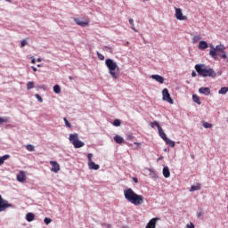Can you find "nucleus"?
<instances>
[{
    "instance_id": "obj_29",
    "label": "nucleus",
    "mask_w": 228,
    "mask_h": 228,
    "mask_svg": "<svg viewBox=\"0 0 228 228\" xmlns=\"http://www.w3.org/2000/svg\"><path fill=\"white\" fill-rule=\"evenodd\" d=\"M9 118L7 117H0V126L2 124H6L8 122Z\"/></svg>"
},
{
    "instance_id": "obj_46",
    "label": "nucleus",
    "mask_w": 228,
    "mask_h": 228,
    "mask_svg": "<svg viewBox=\"0 0 228 228\" xmlns=\"http://www.w3.org/2000/svg\"><path fill=\"white\" fill-rule=\"evenodd\" d=\"M133 181H134V183H138V178L133 177Z\"/></svg>"
},
{
    "instance_id": "obj_42",
    "label": "nucleus",
    "mask_w": 228,
    "mask_h": 228,
    "mask_svg": "<svg viewBox=\"0 0 228 228\" xmlns=\"http://www.w3.org/2000/svg\"><path fill=\"white\" fill-rule=\"evenodd\" d=\"M191 76H192V77H197V73L195 71H192Z\"/></svg>"
},
{
    "instance_id": "obj_31",
    "label": "nucleus",
    "mask_w": 228,
    "mask_h": 228,
    "mask_svg": "<svg viewBox=\"0 0 228 228\" xmlns=\"http://www.w3.org/2000/svg\"><path fill=\"white\" fill-rule=\"evenodd\" d=\"M203 127H205V129H211V127H213V125L211 123L205 122L203 123Z\"/></svg>"
},
{
    "instance_id": "obj_19",
    "label": "nucleus",
    "mask_w": 228,
    "mask_h": 228,
    "mask_svg": "<svg viewBox=\"0 0 228 228\" xmlns=\"http://www.w3.org/2000/svg\"><path fill=\"white\" fill-rule=\"evenodd\" d=\"M164 142H166L167 145H169V147H171L172 149L175 147V142L168 139V137L166 140H164Z\"/></svg>"
},
{
    "instance_id": "obj_34",
    "label": "nucleus",
    "mask_w": 228,
    "mask_h": 228,
    "mask_svg": "<svg viewBox=\"0 0 228 228\" xmlns=\"http://www.w3.org/2000/svg\"><path fill=\"white\" fill-rule=\"evenodd\" d=\"M199 40H200V36H194L193 38H192L193 44H197V42H199Z\"/></svg>"
},
{
    "instance_id": "obj_18",
    "label": "nucleus",
    "mask_w": 228,
    "mask_h": 228,
    "mask_svg": "<svg viewBox=\"0 0 228 228\" xmlns=\"http://www.w3.org/2000/svg\"><path fill=\"white\" fill-rule=\"evenodd\" d=\"M162 173L166 179H167V177H170V169L168 168V167H164Z\"/></svg>"
},
{
    "instance_id": "obj_7",
    "label": "nucleus",
    "mask_w": 228,
    "mask_h": 228,
    "mask_svg": "<svg viewBox=\"0 0 228 228\" xmlns=\"http://www.w3.org/2000/svg\"><path fill=\"white\" fill-rule=\"evenodd\" d=\"M8 208H13V205L8 202V200L3 199V196L0 195V213L6 211Z\"/></svg>"
},
{
    "instance_id": "obj_16",
    "label": "nucleus",
    "mask_w": 228,
    "mask_h": 228,
    "mask_svg": "<svg viewBox=\"0 0 228 228\" xmlns=\"http://www.w3.org/2000/svg\"><path fill=\"white\" fill-rule=\"evenodd\" d=\"M208 47H209V45H208V42L200 41L199 43V49H201L203 51L204 49H208Z\"/></svg>"
},
{
    "instance_id": "obj_12",
    "label": "nucleus",
    "mask_w": 228,
    "mask_h": 228,
    "mask_svg": "<svg viewBox=\"0 0 228 228\" xmlns=\"http://www.w3.org/2000/svg\"><path fill=\"white\" fill-rule=\"evenodd\" d=\"M151 79H154L157 83H160V85L165 83V78L159 75H151Z\"/></svg>"
},
{
    "instance_id": "obj_47",
    "label": "nucleus",
    "mask_w": 228,
    "mask_h": 228,
    "mask_svg": "<svg viewBox=\"0 0 228 228\" xmlns=\"http://www.w3.org/2000/svg\"><path fill=\"white\" fill-rule=\"evenodd\" d=\"M69 81H72L74 79V77L72 76H69Z\"/></svg>"
},
{
    "instance_id": "obj_11",
    "label": "nucleus",
    "mask_w": 228,
    "mask_h": 228,
    "mask_svg": "<svg viewBox=\"0 0 228 228\" xmlns=\"http://www.w3.org/2000/svg\"><path fill=\"white\" fill-rule=\"evenodd\" d=\"M74 20L77 26H81L82 28H86V26L90 24V20H81L77 18H75Z\"/></svg>"
},
{
    "instance_id": "obj_44",
    "label": "nucleus",
    "mask_w": 228,
    "mask_h": 228,
    "mask_svg": "<svg viewBox=\"0 0 228 228\" xmlns=\"http://www.w3.org/2000/svg\"><path fill=\"white\" fill-rule=\"evenodd\" d=\"M198 218H200L202 216V212H200L197 214Z\"/></svg>"
},
{
    "instance_id": "obj_8",
    "label": "nucleus",
    "mask_w": 228,
    "mask_h": 228,
    "mask_svg": "<svg viewBox=\"0 0 228 228\" xmlns=\"http://www.w3.org/2000/svg\"><path fill=\"white\" fill-rule=\"evenodd\" d=\"M162 99L166 102H169V104H174V100L170 97V93H168V89L167 88L162 90Z\"/></svg>"
},
{
    "instance_id": "obj_35",
    "label": "nucleus",
    "mask_w": 228,
    "mask_h": 228,
    "mask_svg": "<svg viewBox=\"0 0 228 228\" xmlns=\"http://www.w3.org/2000/svg\"><path fill=\"white\" fill-rule=\"evenodd\" d=\"M36 99H37L38 102H44V99L40 96V94H35Z\"/></svg>"
},
{
    "instance_id": "obj_48",
    "label": "nucleus",
    "mask_w": 228,
    "mask_h": 228,
    "mask_svg": "<svg viewBox=\"0 0 228 228\" xmlns=\"http://www.w3.org/2000/svg\"><path fill=\"white\" fill-rule=\"evenodd\" d=\"M134 144L138 145V146L142 145V143H140V142H134Z\"/></svg>"
},
{
    "instance_id": "obj_43",
    "label": "nucleus",
    "mask_w": 228,
    "mask_h": 228,
    "mask_svg": "<svg viewBox=\"0 0 228 228\" xmlns=\"http://www.w3.org/2000/svg\"><path fill=\"white\" fill-rule=\"evenodd\" d=\"M133 138H134V136H133V135H127V140H132Z\"/></svg>"
},
{
    "instance_id": "obj_25",
    "label": "nucleus",
    "mask_w": 228,
    "mask_h": 228,
    "mask_svg": "<svg viewBox=\"0 0 228 228\" xmlns=\"http://www.w3.org/2000/svg\"><path fill=\"white\" fill-rule=\"evenodd\" d=\"M192 100L194 101V102H196V104L200 105V98L199 96H197L196 94H193Z\"/></svg>"
},
{
    "instance_id": "obj_10",
    "label": "nucleus",
    "mask_w": 228,
    "mask_h": 228,
    "mask_svg": "<svg viewBox=\"0 0 228 228\" xmlns=\"http://www.w3.org/2000/svg\"><path fill=\"white\" fill-rule=\"evenodd\" d=\"M50 165L52 166V172H54V174H58L60 172V164L58 162L51 160Z\"/></svg>"
},
{
    "instance_id": "obj_41",
    "label": "nucleus",
    "mask_w": 228,
    "mask_h": 228,
    "mask_svg": "<svg viewBox=\"0 0 228 228\" xmlns=\"http://www.w3.org/2000/svg\"><path fill=\"white\" fill-rule=\"evenodd\" d=\"M131 28H132L133 31H134L135 33H138V29H136V28H134V26L131 27Z\"/></svg>"
},
{
    "instance_id": "obj_40",
    "label": "nucleus",
    "mask_w": 228,
    "mask_h": 228,
    "mask_svg": "<svg viewBox=\"0 0 228 228\" xmlns=\"http://www.w3.org/2000/svg\"><path fill=\"white\" fill-rule=\"evenodd\" d=\"M129 24H131V26H134V20L130 19L129 20Z\"/></svg>"
},
{
    "instance_id": "obj_22",
    "label": "nucleus",
    "mask_w": 228,
    "mask_h": 228,
    "mask_svg": "<svg viewBox=\"0 0 228 228\" xmlns=\"http://www.w3.org/2000/svg\"><path fill=\"white\" fill-rule=\"evenodd\" d=\"M6 159H10V155H4L3 157H0V166L4 165Z\"/></svg>"
},
{
    "instance_id": "obj_33",
    "label": "nucleus",
    "mask_w": 228,
    "mask_h": 228,
    "mask_svg": "<svg viewBox=\"0 0 228 228\" xmlns=\"http://www.w3.org/2000/svg\"><path fill=\"white\" fill-rule=\"evenodd\" d=\"M120 124H122V122L120 121V119H115L113 121V126H115V127H118V126H120Z\"/></svg>"
},
{
    "instance_id": "obj_2",
    "label": "nucleus",
    "mask_w": 228,
    "mask_h": 228,
    "mask_svg": "<svg viewBox=\"0 0 228 228\" xmlns=\"http://www.w3.org/2000/svg\"><path fill=\"white\" fill-rule=\"evenodd\" d=\"M195 70L201 77H216V72L215 71V69L208 68L204 64H197L195 66Z\"/></svg>"
},
{
    "instance_id": "obj_3",
    "label": "nucleus",
    "mask_w": 228,
    "mask_h": 228,
    "mask_svg": "<svg viewBox=\"0 0 228 228\" xmlns=\"http://www.w3.org/2000/svg\"><path fill=\"white\" fill-rule=\"evenodd\" d=\"M209 56L214 60H218V56H221L224 60L227 58V53H225V46L224 45H218L216 47L210 46Z\"/></svg>"
},
{
    "instance_id": "obj_49",
    "label": "nucleus",
    "mask_w": 228,
    "mask_h": 228,
    "mask_svg": "<svg viewBox=\"0 0 228 228\" xmlns=\"http://www.w3.org/2000/svg\"><path fill=\"white\" fill-rule=\"evenodd\" d=\"M36 60L35 59H32V61H31V63H36Z\"/></svg>"
},
{
    "instance_id": "obj_26",
    "label": "nucleus",
    "mask_w": 228,
    "mask_h": 228,
    "mask_svg": "<svg viewBox=\"0 0 228 228\" xmlns=\"http://www.w3.org/2000/svg\"><path fill=\"white\" fill-rule=\"evenodd\" d=\"M198 190H200V184L192 185L190 191H197Z\"/></svg>"
},
{
    "instance_id": "obj_6",
    "label": "nucleus",
    "mask_w": 228,
    "mask_h": 228,
    "mask_svg": "<svg viewBox=\"0 0 228 228\" xmlns=\"http://www.w3.org/2000/svg\"><path fill=\"white\" fill-rule=\"evenodd\" d=\"M92 158H94V154L89 153L87 155L89 170H99L101 168V166H99V164H95V162H93Z\"/></svg>"
},
{
    "instance_id": "obj_4",
    "label": "nucleus",
    "mask_w": 228,
    "mask_h": 228,
    "mask_svg": "<svg viewBox=\"0 0 228 228\" xmlns=\"http://www.w3.org/2000/svg\"><path fill=\"white\" fill-rule=\"evenodd\" d=\"M105 65L107 69H109V73L111 77L113 79H118V74H117L115 70H120V68L118 67V65H117V62L113 61V60L111 59H106Z\"/></svg>"
},
{
    "instance_id": "obj_38",
    "label": "nucleus",
    "mask_w": 228,
    "mask_h": 228,
    "mask_svg": "<svg viewBox=\"0 0 228 228\" xmlns=\"http://www.w3.org/2000/svg\"><path fill=\"white\" fill-rule=\"evenodd\" d=\"M27 42H26V39H23L21 42H20V47H25Z\"/></svg>"
},
{
    "instance_id": "obj_39",
    "label": "nucleus",
    "mask_w": 228,
    "mask_h": 228,
    "mask_svg": "<svg viewBox=\"0 0 228 228\" xmlns=\"http://www.w3.org/2000/svg\"><path fill=\"white\" fill-rule=\"evenodd\" d=\"M187 228H195V224L193 223H190V224L186 225Z\"/></svg>"
},
{
    "instance_id": "obj_9",
    "label": "nucleus",
    "mask_w": 228,
    "mask_h": 228,
    "mask_svg": "<svg viewBox=\"0 0 228 228\" xmlns=\"http://www.w3.org/2000/svg\"><path fill=\"white\" fill-rule=\"evenodd\" d=\"M175 17L177 19V20H188V17L184 16L183 14V10H181V8H175Z\"/></svg>"
},
{
    "instance_id": "obj_30",
    "label": "nucleus",
    "mask_w": 228,
    "mask_h": 228,
    "mask_svg": "<svg viewBox=\"0 0 228 228\" xmlns=\"http://www.w3.org/2000/svg\"><path fill=\"white\" fill-rule=\"evenodd\" d=\"M151 127L154 128V127H158V130L159 129V127H161L159 126V123H158V121H154L151 123Z\"/></svg>"
},
{
    "instance_id": "obj_5",
    "label": "nucleus",
    "mask_w": 228,
    "mask_h": 228,
    "mask_svg": "<svg viewBox=\"0 0 228 228\" xmlns=\"http://www.w3.org/2000/svg\"><path fill=\"white\" fill-rule=\"evenodd\" d=\"M69 140L75 149H81V147H85V142L79 140V134H70Z\"/></svg>"
},
{
    "instance_id": "obj_23",
    "label": "nucleus",
    "mask_w": 228,
    "mask_h": 228,
    "mask_svg": "<svg viewBox=\"0 0 228 228\" xmlns=\"http://www.w3.org/2000/svg\"><path fill=\"white\" fill-rule=\"evenodd\" d=\"M228 92V87H221V89L218 91V94L221 95H225Z\"/></svg>"
},
{
    "instance_id": "obj_27",
    "label": "nucleus",
    "mask_w": 228,
    "mask_h": 228,
    "mask_svg": "<svg viewBox=\"0 0 228 228\" xmlns=\"http://www.w3.org/2000/svg\"><path fill=\"white\" fill-rule=\"evenodd\" d=\"M27 151H28V152H35V146H33L32 144H28L26 146Z\"/></svg>"
},
{
    "instance_id": "obj_37",
    "label": "nucleus",
    "mask_w": 228,
    "mask_h": 228,
    "mask_svg": "<svg viewBox=\"0 0 228 228\" xmlns=\"http://www.w3.org/2000/svg\"><path fill=\"white\" fill-rule=\"evenodd\" d=\"M96 54L99 58V60H102V61L104 60V55H102L101 53L97 52Z\"/></svg>"
},
{
    "instance_id": "obj_20",
    "label": "nucleus",
    "mask_w": 228,
    "mask_h": 228,
    "mask_svg": "<svg viewBox=\"0 0 228 228\" xmlns=\"http://www.w3.org/2000/svg\"><path fill=\"white\" fill-rule=\"evenodd\" d=\"M26 220H27V222H33V220H35V214L28 213L26 215Z\"/></svg>"
},
{
    "instance_id": "obj_36",
    "label": "nucleus",
    "mask_w": 228,
    "mask_h": 228,
    "mask_svg": "<svg viewBox=\"0 0 228 228\" xmlns=\"http://www.w3.org/2000/svg\"><path fill=\"white\" fill-rule=\"evenodd\" d=\"M44 222H45V224L46 225H49V224H51V222H53V220H52L51 218H49V217H45V218L44 219Z\"/></svg>"
},
{
    "instance_id": "obj_51",
    "label": "nucleus",
    "mask_w": 228,
    "mask_h": 228,
    "mask_svg": "<svg viewBox=\"0 0 228 228\" xmlns=\"http://www.w3.org/2000/svg\"><path fill=\"white\" fill-rule=\"evenodd\" d=\"M5 1H7V3H12V0H5Z\"/></svg>"
},
{
    "instance_id": "obj_17",
    "label": "nucleus",
    "mask_w": 228,
    "mask_h": 228,
    "mask_svg": "<svg viewBox=\"0 0 228 228\" xmlns=\"http://www.w3.org/2000/svg\"><path fill=\"white\" fill-rule=\"evenodd\" d=\"M158 131L160 138H162V140L165 141L167 137V134H165V131H163V128H161V126H159Z\"/></svg>"
},
{
    "instance_id": "obj_50",
    "label": "nucleus",
    "mask_w": 228,
    "mask_h": 228,
    "mask_svg": "<svg viewBox=\"0 0 228 228\" xmlns=\"http://www.w3.org/2000/svg\"><path fill=\"white\" fill-rule=\"evenodd\" d=\"M40 61H42V59L38 58L37 62L40 63Z\"/></svg>"
},
{
    "instance_id": "obj_32",
    "label": "nucleus",
    "mask_w": 228,
    "mask_h": 228,
    "mask_svg": "<svg viewBox=\"0 0 228 228\" xmlns=\"http://www.w3.org/2000/svg\"><path fill=\"white\" fill-rule=\"evenodd\" d=\"M63 120L65 122V126L70 129L72 127V125L70 124V122H69V119H67V118H64Z\"/></svg>"
},
{
    "instance_id": "obj_13",
    "label": "nucleus",
    "mask_w": 228,
    "mask_h": 228,
    "mask_svg": "<svg viewBox=\"0 0 228 228\" xmlns=\"http://www.w3.org/2000/svg\"><path fill=\"white\" fill-rule=\"evenodd\" d=\"M159 218L154 217L149 221V223L146 225V228H156V222H158Z\"/></svg>"
},
{
    "instance_id": "obj_15",
    "label": "nucleus",
    "mask_w": 228,
    "mask_h": 228,
    "mask_svg": "<svg viewBox=\"0 0 228 228\" xmlns=\"http://www.w3.org/2000/svg\"><path fill=\"white\" fill-rule=\"evenodd\" d=\"M199 92L200 94H203V95H209V94H211V89H209V87H200Z\"/></svg>"
},
{
    "instance_id": "obj_14",
    "label": "nucleus",
    "mask_w": 228,
    "mask_h": 228,
    "mask_svg": "<svg viewBox=\"0 0 228 228\" xmlns=\"http://www.w3.org/2000/svg\"><path fill=\"white\" fill-rule=\"evenodd\" d=\"M17 181H19V183H24L26 181V173L24 171H20L17 175Z\"/></svg>"
},
{
    "instance_id": "obj_1",
    "label": "nucleus",
    "mask_w": 228,
    "mask_h": 228,
    "mask_svg": "<svg viewBox=\"0 0 228 228\" xmlns=\"http://www.w3.org/2000/svg\"><path fill=\"white\" fill-rule=\"evenodd\" d=\"M125 199L134 204V206H141L143 204V196L139 195L133 189L129 188L124 191Z\"/></svg>"
},
{
    "instance_id": "obj_45",
    "label": "nucleus",
    "mask_w": 228,
    "mask_h": 228,
    "mask_svg": "<svg viewBox=\"0 0 228 228\" xmlns=\"http://www.w3.org/2000/svg\"><path fill=\"white\" fill-rule=\"evenodd\" d=\"M31 69H32V70H33L34 72H37V70L35 66H32Z\"/></svg>"
},
{
    "instance_id": "obj_21",
    "label": "nucleus",
    "mask_w": 228,
    "mask_h": 228,
    "mask_svg": "<svg viewBox=\"0 0 228 228\" xmlns=\"http://www.w3.org/2000/svg\"><path fill=\"white\" fill-rule=\"evenodd\" d=\"M114 142H116V143H124V138L120 135H116L114 137Z\"/></svg>"
},
{
    "instance_id": "obj_24",
    "label": "nucleus",
    "mask_w": 228,
    "mask_h": 228,
    "mask_svg": "<svg viewBox=\"0 0 228 228\" xmlns=\"http://www.w3.org/2000/svg\"><path fill=\"white\" fill-rule=\"evenodd\" d=\"M53 92H54L55 94H61V87H60L58 85H55V86H53Z\"/></svg>"
},
{
    "instance_id": "obj_28",
    "label": "nucleus",
    "mask_w": 228,
    "mask_h": 228,
    "mask_svg": "<svg viewBox=\"0 0 228 228\" xmlns=\"http://www.w3.org/2000/svg\"><path fill=\"white\" fill-rule=\"evenodd\" d=\"M32 88H35V83L30 81L27 84V90H31Z\"/></svg>"
}]
</instances>
